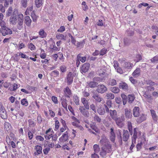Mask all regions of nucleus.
I'll use <instances>...</instances> for the list:
<instances>
[{"label": "nucleus", "mask_w": 158, "mask_h": 158, "mask_svg": "<svg viewBox=\"0 0 158 158\" xmlns=\"http://www.w3.org/2000/svg\"><path fill=\"white\" fill-rule=\"evenodd\" d=\"M18 14L17 10H14L12 15L11 16L9 19L10 22L13 25H15L16 24Z\"/></svg>", "instance_id": "1"}, {"label": "nucleus", "mask_w": 158, "mask_h": 158, "mask_svg": "<svg viewBox=\"0 0 158 158\" xmlns=\"http://www.w3.org/2000/svg\"><path fill=\"white\" fill-rule=\"evenodd\" d=\"M124 120L125 117L124 115L122 114L120 117L118 118L117 117L114 120L115 121L117 125L119 127L121 128L124 125L123 122Z\"/></svg>", "instance_id": "2"}, {"label": "nucleus", "mask_w": 158, "mask_h": 158, "mask_svg": "<svg viewBox=\"0 0 158 158\" xmlns=\"http://www.w3.org/2000/svg\"><path fill=\"white\" fill-rule=\"evenodd\" d=\"M0 116L3 119H6L7 118L6 111L1 103H0Z\"/></svg>", "instance_id": "3"}, {"label": "nucleus", "mask_w": 158, "mask_h": 158, "mask_svg": "<svg viewBox=\"0 0 158 158\" xmlns=\"http://www.w3.org/2000/svg\"><path fill=\"white\" fill-rule=\"evenodd\" d=\"M104 106L106 108V111L109 113L110 115L112 118L114 120L117 117V112L115 110H109L108 107L105 105H104Z\"/></svg>", "instance_id": "4"}, {"label": "nucleus", "mask_w": 158, "mask_h": 158, "mask_svg": "<svg viewBox=\"0 0 158 158\" xmlns=\"http://www.w3.org/2000/svg\"><path fill=\"white\" fill-rule=\"evenodd\" d=\"M74 75L75 73H74L69 72L68 73L66 77L68 85H70L72 83Z\"/></svg>", "instance_id": "5"}, {"label": "nucleus", "mask_w": 158, "mask_h": 158, "mask_svg": "<svg viewBox=\"0 0 158 158\" xmlns=\"http://www.w3.org/2000/svg\"><path fill=\"white\" fill-rule=\"evenodd\" d=\"M0 32L3 36H5L6 35L11 34L12 31L11 29L6 27L3 29H0Z\"/></svg>", "instance_id": "6"}, {"label": "nucleus", "mask_w": 158, "mask_h": 158, "mask_svg": "<svg viewBox=\"0 0 158 158\" xmlns=\"http://www.w3.org/2000/svg\"><path fill=\"white\" fill-rule=\"evenodd\" d=\"M79 110L81 114L85 117H88L89 116V112L88 110L86 109L85 107L83 106H80Z\"/></svg>", "instance_id": "7"}, {"label": "nucleus", "mask_w": 158, "mask_h": 158, "mask_svg": "<svg viewBox=\"0 0 158 158\" xmlns=\"http://www.w3.org/2000/svg\"><path fill=\"white\" fill-rule=\"evenodd\" d=\"M146 83L147 85H150L147 87L148 90L151 91L154 90V88L152 86L156 84V83L154 82H153L151 80H148L146 81Z\"/></svg>", "instance_id": "8"}, {"label": "nucleus", "mask_w": 158, "mask_h": 158, "mask_svg": "<svg viewBox=\"0 0 158 158\" xmlns=\"http://www.w3.org/2000/svg\"><path fill=\"white\" fill-rule=\"evenodd\" d=\"M107 90V88L105 85L100 84L98 85L96 90L98 93L102 94L105 92Z\"/></svg>", "instance_id": "9"}, {"label": "nucleus", "mask_w": 158, "mask_h": 158, "mask_svg": "<svg viewBox=\"0 0 158 158\" xmlns=\"http://www.w3.org/2000/svg\"><path fill=\"white\" fill-rule=\"evenodd\" d=\"M68 134V133L67 131L65 132L63 134L62 136L59 138V141L61 142L64 143L68 140L69 139Z\"/></svg>", "instance_id": "10"}, {"label": "nucleus", "mask_w": 158, "mask_h": 158, "mask_svg": "<svg viewBox=\"0 0 158 158\" xmlns=\"http://www.w3.org/2000/svg\"><path fill=\"white\" fill-rule=\"evenodd\" d=\"M138 117V118L136 119V121L137 123H142V122L145 120L146 119V115L145 114H143V112Z\"/></svg>", "instance_id": "11"}, {"label": "nucleus", "mask_w": 158, "mask_h": 158, "mask_svg": "<svg viewBox=\"0 0 158 158\" xmlns=\"http://www.w3.org/2000/svg\"><path fill=\"white\" fill-rule=\"evenodd\" d=\"M142 113L141 110H140L139 107H135L133 110V114L135 117H139V116Z\"/></svg>", "instance_id": "12"}, {"label": "nucleus", "mask_w": 158, "mask_h": 158, "mask_svg": "<svg viewBox=\"0 0 158 158\" xmlns=\"http://www.w3.org/2000/svg\"><path fill=\"white\" fill-rule=\"evenodd\" d=\"M90 64L88 63H86L83 64L81 68V72L82 73H86L88 71L89 68Z\"/></svg>", "instance_id": "13"}, {"label": "nucleus", "mask_w": 158, "mask_h": 158, "mask_svg": "<svg viewBox=\"0 0 158 158\" xmlns=\"http://www.w3.org/2000/svg\"><path fill=\"white\" fill-rule=\"evenodd\" d=\"M35 149L36 151V152L34 153L35 155H38L42 153V147L37 145L35 146Z\"/></svg>", "instance_id": "14"}, {"label": "nucleus", "mask_w": 158, "mask_h": 158, "mask_svg": "<svg viewBox=\"0 0 158 158\" xmlns=\"http://www.w3.org/2000/svg\"><path fill=\"white\" fill-rule=\"evenodd\" d=\"M64 92L65 96L67 98H70L72 96V93L70 89L68 87H66L64 89Z\"/></svg>", "instance_id": "15"}, {"label": "nucleus", "mask_w": 158, "mask_h": 158, "mask_svg": "<svg viewBox=\"0 0 158 158\" xmlns=\"http://www.w3.org/2000/svg\"><path fill=\"white\" fill-rule=\"evenodd\" d=\"M108 143H109V142L106 137L105 135H102L101 137V139L100 141V143L101 145L103 146Z\"/></svg>", "instance_id": "16"}, {"label": "nucleus", "mask_w": 158, "mask_h": 158, "mask_svg": "<svg viewBox=\"0 0 158 158\" xmlns=\"http://www.w3.org/2000/svg\"><path fill=\"white\" fill-rule=\"evenodd\" d=\"M88 101V100L84 98H82L81 99V102L84 106V107L87 110H89V109Z\"/></svg>", "instance_id": "17"}, {"label": "nucleus", "mask_w": 158, "mask_h": 158, "mask_svg": "<svg viewBox=\"0 0 158 158\" xmlns=\"http://www.w3.org/2000/svg\"><path fill=\"white\" fill-rule=\"evenodd\" d=\"M102 148V150H106V152L108 153L112 151L111 146L110 143L103 146Z\"/></svg>", "instance_id": "18"}, {"label": "nucleus", "mask_w": 158, "mask_h": 158, "mask_svg": "<svg viewBox=\"0 0 158 158\" xmlns=\"http://www.w3.org/2000/svg\"><path fill=\"white\" fill-rule=\"evenodd\" d=\"M129 137V134L128 131L126 130H123V139L124 141H127Z\"/></svg>", "instance_id": "19"}, {"label": "nucleus", "mask_w": 158, "mask_h": 158, "mask_svg": "<svg viewBox=\"0 0 158 158\" xmlns=\"http://www.w3.org/2000/svg\"><path fill=\"white\" fill-rule=\"evenodd\" d=\"M138 129L136 128L134 129V134L132 138V143L135 144L136 143V140L137 137Z\"/></svg>", "instance_id": "20"}, {"label": "nucleus", "mask_w": 158, "mask_h": 158, "mask_svg": "<svg viewBox=\"0 0 158 158\" xmlns=\"http://www.w3.org/2000/svg\"><path fill=\"white\" fill-rule=\"evenodd\" d=\"M51 130L52 128H50L46 131L44 135V137L46 139H49L52 137V134L50 133Z\"/></svg>", "instance_id": "21"}, {"label": "nucleus", "mask_w": 158, "mask_h": 158, "mask_svg": "<svg viewBox=\"0 0 158 158\" xmlns=\"http://www.w3.org/2000/svg\"><path fill=\"white\" fill-rule=\"evenodd\" d=\"M143 96L145 98L146 100L149 102L151 103L152 102L153 98L151 95L145 93L144 94Z\"/></svg>", "instance_id": "22"}, {"label": "nucleus", "mask_w": 158, "mask_h": 158, "mask_svg": "<svg viewBox=\"0 0 158 158\" xmlns=\"http://www.w3.org/2000/svg\"><path fill=\"white\" fill-rule=\"evenodd\" d=\"M110 140L112 142H114L115 138V135L114 132V129L113 128H110Z\"/></svg>", "instance_id": "23"}, {"label": "nucleus", "mask_w": 158, "mask_h": 158, "mask_svg": "<svg viewBox=\"0 0 158 158\" xmlns=\"http://www.w3.org/2000/svg\"><path fill=\"white\" fill-rule=\"evenodd\" d=\"M31 20L29 16H26L24 18V23L28 27L31 25Z\"/></svg>", "instance_id": "24"}, {"label": "nucleus", "mask_w": 158, "mask_h": 158, "mask_svg": "<svg viewBox=\"0 0 158 158\" xmlns=\"http://www.w3.org/2000/svg\"><path fill=\"white\" fill-rule=\"evenodd\" d=\"M19 19L18 21V24L20 26H22L23 23V17L22 14L19 15Z\"/></svg>", "instance_id": "25"}, {"label": "nucleus", "mask_w": 158, "mask_h": 158, "mask_svg": "<svg viewBox=\"0 0 158 158\" xmlns=\"http://www.w3.org/2000/svg\"><path fill=\"white\" fill-rule=\"evenodd\" d=\"M140 69L139 68H137L132 73L133 76L135 77H137L140 74Z\"/></svg>", "instance_id": "26"}, {"label": "nucleus", "mask_w": 158, "mask_h": 158, "mask_svg": "<svg viewBox=\"0 0 158 158\" xmlns=\"http://www.w3.org/2000/svg\"><path fill=\"white\" fill-rule=\"evenodd\" d=\"M125 115L126 117L127 118H130L132 116V113L130 111L127 109H125Z\"/></svg>", "instance_id": "27"}, {"label": "nucleus", "mask_w": 158, "mask_h": 158, "mask_svg": "<svg viewBox=\"0 0 158 158\" xmlns=\"http://www.w3.org/2000/svg\"><path fill=\"white\" fill-rule=\"evenodd\" d=\"M80 123H78L77 121H74L72 123V125L78 128L81 130H82L83 129V127L79 125Z\"/></svg>", "instance_id": "28"}, {"label": "nucleus", "mask_w": 158, "mask_h": 158, "mask_svg": "<svg viewBox=\"0 0 158 158\" xmlns=\"http://www.w3.org/2000/svg\"><path fill=\"white\" fill-rule=\"evenodd\" d=\"M35 2L36 7L39 8L42 5L43 0H35Z\"/></svg>", "instance_id": "29"}, {"label": "nucleus", "mask_w": 158, "mask_h": 158, "mask_svg": "<svg viewBox=\"0 0 158 158\" xmlns=\"http://www.w3.org/2000/svg\"><path fill=\"white\" fill-rule=\"evenodd\" d=\"M135 98V97L134 94L129 95L127 96L128 102L130 103H132Z\"/></svg>", "instance_id": "30"}, {"label": "nucleus", "mask_w": 158, "mask_h": 158, "mask_svg": "<svg viewBox=\"0 0 158 158\" xmlns=\"http://www.w3.org/2000/svg\"><path fill=\"white\" fill-rule=\"evenodd\" d=\"M93 97L98 102H100L103 101V99L101 98L97 94H94L93 96Z\"/></svg>", "instance_id": "31"}, {"label": "nucleus", "mask_w": 158, "mask_h": 158, "mask_svg": "<svg viewBox=\"0 0 158 158\" xmlns=\"http://www.w3.org/2000/svg\"><path fill=\"white\" fill-rule=\"evenodd\" d=\"M73 101L77 105L79 104V99L78 97L76 94H74L73 96Z\"/></svg>", "instance_id": "32"}, {"label": "nucleus", "mask_w": 158, "mask_h": 158, "mask_svg": "<svg viewBox=\"0 0 158 158\" xmlns=\"http://www.w3.org/2000/svg\"><path fill=\"white\" fill-rule=\"evenodd\" d=\"M87 83V85L90 88H94L98 85V83L94 81H91Z\"/></svg>", "instance_id": "33"}, {"label": "nucleus", "mask_w": 158, "mask_h": 158, "mask_svg": "<svg viewBox=\"0 0 158 158\" xmlns=\"http://www.w3.org/2000/svg\"><path fill=\"white\" fill-rule=\"evenodd\" d=\"M56 37L58 39L62 40H66V37L64 36V35L63 34H58L56 35Z\"/></svg>", "instance_id": "34"}, {"label": "nucleus", "mask_w": 158, "mask_h": 158, "mask_svg": "<svg viewBox=\"0 0 158 158\" xmlns=\"http://www.w3.org/2000/svg\"><path fill=\"white\" fill-rule=\"evenodd\" d=\"M142 58L141 55L140 54H137L136 56L134 58V61L135 62V63H136L139 61L140 60H142Z\"/></svg>", "instance_id": "35"}, {"label": "nucleus", "mask_w": 158, "mask_h": 158, "mask_svg": "<svg viewBox=\"0 0 158 158\" xmlns=\"http://www.w3.org/2000/svg\"><path fill=\"white\" fill-rule=\"evenodd\" d=\"M94 152V153H98L100 151V149L99 146L97 144H94L93 146Z\"/></svg>", "instance_id": "36"}, {"label": "nucleus", "mask_w": 158, "mask_h": 158, "mask_svg": "<svg viewBox=\"0 0 158 158\" xmlns=\"http://www.w3.org/2000/svg\"><path fill=\"white\" fill-rule=\"evenodd\" d=\"M119 87L123 89L126 90L127 89V85L125 82L120 83Z\"/></svg>", "instance_id": "37"}, {"label": "nucleus", "mask_w": 158, "mask_h": 158, "mask_svg": "<svg viewBox=\"0 0 158 158\" xmlns=\"http://www.w3.org/2000/svg\"><path fill=\"white\" fill-rule=\"evenodd\" d=\"M85 44V41L84 40H83L78 42L77 43V47H78L80 48H83L84 44Z\"/></svg>", "instance_id": "38"}, {"label": "nucleus", "mask_w": 158, "mask_h": 158, "mask_svg": "<svg viewBox=\"0 0 158 158\" xmlns=\"http://www.w3.org/2000/svg\"><path fill=\"white\" fill-rule=\"evenodd\" d=\"M133 64L129 62H127L125 63L124 66L128 69H130L132 68Z\"/></svg>", "instance_id": "39"}, {"label": "nucleus", "mask_w": 158, "mask_h": 158, "mask_svg": "<svg viewBox=\"0 0 158 158\" xmlns=\"http://www.w3.org/2000/svg\"><path fill=\"white\" fill-rule=\"evenodd\" d=\"M128 128L131 135L132 134L133 129L131 123V122H128L127 123Z\"/></svg>", "instance_id": "40"}, {"label": "nucleus", "mask_w": 158, "mask_h": 158, "mask_svg": "<svg viewBox=\"0 0 158 158\" xmlns=\"http://www.w3.org/2000/svg\"><path fill=\"white\" fill-rule=\"evenodd\" d=\"M78 59L82 63L85 62L86 60V57L84 56H81L79 55L77 56Z\"/></svg>", "instance_id": "41"}, {"label": "nucleus", "mask_w": 158, "mask_h": 158, "mask_svg": "<svg viewBox=\"0 0 158 158\" xmlns=\"http://www.w3.org/2000/svg\"><path fill=\"white\" fill-rule=\"evenodd\" d=\"M150 111L153 119H154V120L156 121L157 116L156 115L155 111L153 110H151Z\"/></svg>", "instance_id": "42"}, {"label": "nucleus", "mask_w": 158, "mask_h": 158, "mask_svg": "<svg viewBox=\"0 0 158 158\" xmlns=\"http://www.w3.org/2000/svg\"><path fill=\"white\" fill-rule=\"evenodd\" d=\"M61 104L63 107L66 109H67V100L66 99L62 100Z\"/></svg>", "instance_id": "43"}, {"label": "nucleus", "mask_w": 158, "mask_h": 158, "mask_svg": "<svg viewBox=\"0 0 158 158\" xmlns=\"http://www.w3.org/2000/svg\"><path fill=\"white\" fill-rule=\"evenodd\" d=\"M5 128L7 130L9 131L10 130L11 126L10 123L7 122H5L4 123Z\"/></svg>", "instance_id": "44"}, {"label": "nucleus", "mask_w": 158, "mask_h": 158, "mask_svg": "<svg viewBox=\"0 0 158 158\" xmlns=\"http://www.w3.org/2000/svg\"><path fill=\"white\" fill-rule=\"evenodd\" d=\"M110 90L114 93H118L119 91V89L118 87H113L110 89Z\"/></svg>", "instance_id": "45"}, {"label": "nucleus", "mask_w": 158, "mask_h": 158, "mask_svg": "<svg viewBox=\"0 0 158 158\" xmlns=\"http://www.w3.org/2000/svg\"><path fill=\"white\" fill-rule=\"evenodd\" d=\"M97 111L98 113L101 115H103L105 114V110L104 109L102 108H99L98 110Z\"/></svg>", "instance_id": "46"}, {"label": "nucleus", "mask_w": 158, "mask_h": 158, "mask_svg": "<svg viewBox=\"0 0 158 158\" xmlns=\"http://www.w3.org/2000/svg\"><path fill=\"white\" fill-rule=\"evenodd\" d=\"M106 96L108 99H113L114 98V94L111 93H107L106 94Z\"/></svg>", "instance_id": "47"}, {"label": "nucleus", "mask_w": 158, "mask_h": 158, "mask_svg": "<svg viewBox=\"0 0 158 158\" xmlns=\"http://www.w3.org/2000/svg\"><path fill=\"white\" fill-rule=\"evenodd\" d=\"M21 104L23 106H27L28 105V103L25 98L23 99L21 101Z\"/></svg>", "instance_id": "48"}, {"label": "nucleus", "mask_w": 158, "mask_h": 158, "mask_svg": "<svg viewBox=\"0 0 158 158\" xmlns=\"http://www.w3.org/2000/svg\"><path fill=\"white\" fill-rule=\"evenodd\" d=\"M39 34L42 36V37L44 38L46 36L47 34L43 30H40L39 32Z\"/></svg>", "instance_id": "49"}, {"label": "nucleus", "mask_w": 158, "mask_h": 158, "mask_svg": "<svg viewBox=\"0 0 158 158\" xmlns=\"http://www.w3.org/2000/svg\"><path fill=\"white\" fill-rule=\"evenodd\" d=\"M94 120L95 121L98 123H100L101 121V118L97 115H95L94 118Z\"/></svg>", "instance_id": "50"}, {"label": "nucleus", "mask_w": 158, "mask_h": 158, "mask_svg": "<svg viewBox=\"0 0 158 158\" xmlns=\"http://www.w3.org/2000/svg\"><path fill=\"white\" fill-rule=\"evenodd\" d=\"M28 122L29 126L30 127H33L35 125L34 121L32 120L31 119H29Z\"/></svg>", "instance_id": "51"}, {"label": "nucleus", "mask_w": 158, "mask_h": 158, "mask_svg": "<svg viewBox=\"0 0 158 158\" xmlns=\"http://www.w3.org/2000/svg\"><path fill=\"white\" fill-rule=\"evenodd\" d=\"M107 153L108 152H106V150H102V151L100 152V154L102 157H104L106 156Z\"/></svg>", "instance_id": "52"}, {"label": "nucleus", "mask_w": 158, "mask_h": 158, "mask_svg": "<svg viewBox=\"0 0 158 158\" xmlns=\"http://www.w3.org/2000/svg\"><path fill=\"white\" fill-rule=\"evenodd\" d=\"M60 126V123L59 121L58 120H56L55 122V128L54 129L55 131H57L58 128H59Z\"/></svg>", "instance_id": "53"}, {"label": "nucleus", "mask_w": 158, "mask_h": 158, "mask_svg": "<svg viewBox=\"0 0 158 158\" xmlns=\"http://www.w3.org/2000/svg\"><path fill=\"white\" fill-rule=\"evenodd\" d=\"M6 23L3 21H1L0 23V25L1 27V28L0 29H3L4 28H6V27L5 26Z\"/></svg>", "instance_id": "54"}, {"label": "nucleus", "mask_w": 158, "mask_h": 158, "mask_svg": "<svg viewBox=\"0 0 158 158\" xmlns=\"http://www.w3.org/2000/svg\"><path fill=\"white\" fill-rule=\"evenodd\" d=\"M60 69L62 73L65 72L67 70V67L65 65H61L60 67Z\"/></svg>", "instance_id": "55"}, {"label": "nucleus", "mask_w": 158, "mask_h": 158, "mask_svg": "<svg viewBox=\"0 0 158 158\" xmlns=\"http://www.w3.org/2000/svg\"><path fill=\"white\" fill-rule=\"evenodd\" d=\"M29 0H21V3L22 4V6L24 7H26L27 6V4L28 1Z\"/></svg>", "instance_id": "56"}, {"label": "nucleus", "mask_w": 158, "mask_h": 158, "mask_svg": "<svg viewBox=\"0 0 158 158\" xmlns=\"http://www.w3.org/2000/svg\"><path fill=\"white\" fill-rule=\"evenodd\" d=\"M117 83L116 81L114 79L110 80L109 82V84L111 85H116Z\"/></svg>", "instance_id": "57"}, {"label": "nucleus", "mask_w": 158, "mask_h": 158, "mask_svg": "<svg viewBox=\"0 0 158 158\" xmlns=\"http://www.w3.org/2000/svg\"><path fill=\"white\" fill-rule=\"evenodd\" d=\"M124 44L125 45L127 46L131 43V40L127 38H126L124 39Z\"/></svg>", "instance_id": "58"}, {"label": "nucleus", "mask_w": 158, "mask_h": 158, "mask_svg": "<svg viewBox=\"0 0 158 158\" xmlns=\"http://www.w3.org/2000/svg\"><path fill=\"white\" fill-rule=\"evenodd\" d=\"M12 11H13V10H12V7H9L8 10V12L6 14V15L8 17H9L12 14Z\"/></svg>", "instance_id": "59"}, {"label": "nucleus", "mask_w": 158, "mask_h": 158, "mask_svg": "<svg viewBox=\"0 0 158 158\" xmlns=\"http://www.w3.org/2000/svg\"><path fill=\"white\" fill-rule=\"evenodd\" d=\"M152 63H156L158 61V56H156L151 59Z\"/></svg>", "instance_id": "60"}, {"label": "nucleus", "mask_w": 158, "mask_h": 158, "mask_svg": "<svg viewBox=\"0 0 158 158\" xmlns=\"http://www.w3.org/2000/svg\"><path fill=\"white\" fill-rule=\"evenodd\" d=\"M142 143V142L138 143L136 146V148L137 151H139L141 148Z\"/></svg>", "instance_id": "61"}, {"label": "nucleus", "mask_w": 158, "mask_h": 158, "mask_svg": "<svg viewBox=\"0 0 158 158\" xmlns=\"http://www.w3.org/2000/svg\"><path fill=\"white\" fill-rule=\"evenodd\" d=\"M52 101L55 104H57L58 103L57 98L55 96H52Z\"/></svg>", "instance_id": "62"}, {"label": "nucleus", "mask_w": 158, "mask_h": 158, "mask_svg": "<svg viewBox=\"0 0 158 158\" xmlns=\"http://www.w3.org/2000/svg\"><path fill=\"white\" fill-rule=\"evenodd\" d=\"M106 104L107 107L110 108L112 106V103L111 100H108L106 102Z\"/></svg>", "instance_id": "63"}, {"label": "nucleus", "mask_w": 158, "mask_h": 158, "mask_svg": "<svg viewBox=\"0 0 158 158\" xmlns=\"http://www.w3.org/2000/svg\"><path fill=\"white\" fill-rule=\"evenodd\" d=\"M129 80L133 84H135L137 82L136 80L134 79L132 77H129Z\"/></svg>", "instance_id": "64"}]
</instances>
